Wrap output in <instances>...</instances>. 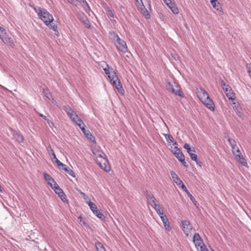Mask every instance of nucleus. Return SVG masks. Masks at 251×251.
<instances>
[{
  "label": "nucleus",
  "instance_id": "1",
  "mask_svg": "<svg viewBox=\"0 0 251 251\" xmlns=\"http://www.w3.org/2000/svg\"><path fill=\"white\" fill-rule=\"evenodd\" d=\"M135 5L140 12L147 19L150 18L151 4L150 0H135Z\"/></svg>",
  "mask_w": 251,
  "mask_h": 251
},
{
  "label": "nucleus",
  "instance_id": "2",
  "mask_svg": "<svg viewBox=\"0 0 251 251\" xmlns=\"http://www.w3.org/2000/svg\"><path fill=\"white\" fill-rule=\"evenodd\" d=\"M33 8L40 19L46 25H49L50 23L53 22L54 19L52 15L47 9L41 7H36L35 6H33Z\"/></svg>",
  "mask_w": 251,
  "mask_h": 251
},
{
  "label": "nucleus",
  "instance_id": "3",
  "mask_svg": "<svg viewBox=\"0 0 251 251\" xmlns=\"http://www.w3.org/2000/svg\"><path fill=\"white\" fill-rule=\"evenodd\" d=\"M0 38L1 41L7 46L14 48L15 46V41L11 35L6 32L5 29L0 27Z\"/></svg>",
  "mask_w": 251,
  "mask_h": 251
},
{
  "label": "nucleus",
  "instance_id": "4",
  "mask_svg": "<svg viewBox=\"0 0 251 251\" xmlns=\"http://www.w3.org/2000/svg\"><path fill=\"white\" fill-rule=\"evenodd\" d=\"M108 78H109L113 86L117 89L119 93L121 95H124L125 91L123 88L120 80L114 71L111 72V75H108Z\"/></svg>",
  "mask_w": 251,
  "mask_h": 251
},
{
  "label": "nucleus",
  "instance_id": "5",
  "mask_svg": "<svg viewBox=\"0 0 251 251\" xmlns=\"http://www.w3.org/2000/svg\"><path fill=\"white\" fill-rule=\"evenodd\" d=\"M193 242L198 251H208L199 233L193 236Z\"/></svg>",
  "mask_w": 251,
  "mask_h": 251
},
{
  "label": "nucleus",
  "instance_id": "6",
  "mask_svg": "<svg viewBox=\"0 0 251 251\" xmlns=\"http://www.w3.org/2000/svg\"><path fill=\"white\" fill-rule=\"evenodd\" d=\"M221 85L223 87V89L228 99L234 100L235 99V94L233 92L231 88L228 85L226 84L224 80L221 81Z\"/></svg>",
  "mask_w": 251,
  "mask_h": 251
},
{
  "label": "nucleus",
  "instance_id": "7",
  "mask_svg": "<svg viewBox=\"0 0 251 251\" xmlns=\"http://www.w3.org/2000/svg\"><path fill=\"white\" fill-rule=\"evenodd\" d=\"M97 163L99 164V166L105 172H108L110 170V166L108 163V161L104 156L100 159L97 158Z\"/></svg>",
  "mask_w": 251,
  "mask_h": 251
},
{
  "label": "nucleus",
  "instance_id": "8",
  "mask_svg": "<svg viewBox=\"0 0 251 251\" xmlns=\"http://www.w3.org/2000/svg\"><path fill=\"white\" fill-rule=\"evenodd\" d=\"M115 45L119 51L123 53H126L128 51V48L126 42L121 38L115 42Z\"/></svg>",
  "mask_w": 251,
  "mask_h": 251
},
{
  "label": "nucleus",
  "instance_id": "9",
  "mask_svg": "<svg viewBox=\"0 0 251 251\" xmlns=\"http://www.w3.org/2000/svg\"><path fill=\"white\" fill-rule=\"evenodd\" d=\"M88 205L93 213L99 218L100 219H103L104 218L103 214L100 212V211L98 209L95 203L91 201H89Z\"/></svg>",
  "mask_w": 251,
  "mask_h": 251
},
{
  "label": "nucleus",
  "instance_id": "10",
  "mask_svg": "<svg viewBox=\"0 0 251 251\" xmlns=\"http://www.w3.org/2000/svg\"><path fill=\"white\" fill-rule=\"evenodd\" d=\"M181 224L183 232L188 237L190 233V231L193 229L192 226L190 222L187 220H182Z\"/></svg>",
  "mask_w": 251,
  "mask_h": 251
},
{
  "label": "nucleus",
  "instance_id": "11",
  "mask_svg": "<svg viewBox=\"0 0 251 251\" xmlns=\"http://www.w3.org/2000/svg\"><path fill=\"white\" fill-rule=\"evenodd\" d=\"M64 110L73 121H75V119L78 118V115L69 106H65Z\"/></svg>",
  "mask_w": 251,
  "mask_h": 251
},
{
  "label": "nucleus",
  "instance_id": "12",
  "mask_svg": "<svg viewBox=\"0 0 251 251\" xmlns=\"http://www.w3.org/2000/svg\"><path fill=\"white\" fill-rule=\"evenodd\" d=\"M10 131L13 136V138H15L17 142L19 143H22L24 141V137L19 131H17L10 128Z\"/></svg>",
  "mask_w": 251,
  "mask_h": 251
},
{
  "label": "nucleus",
  "instance_id": "13",
  "mask_svg": "<svg viewBox=\"0 0 251 251\" xmlns=\"http://www.w3.org/2000/svg\"><path fill=\"white\" fill-rule=\"evenodd\" d=\"M56 194H57L58 196L61 199L63 202H67L68 200L66 198V196L64 193L63 191L58 186L56 188L53 189Z\"/></svg>",
  "mask_w": 251,
  "mask_h": 251
},
{
  "label": "nucleus",
  "instance_id": "14",
  "mask_svg": "<svg viewBox=\"0 0 251 251\" xmlns=\"http://www.w3.org/2000/svg\"><path fill=\"white\" fill-rule=\"evenodd\" d=\"M172 151L173 154L179 161L183 160L184 155L181 150L177 146L175 147Z\"/></svg>",
  "mask_w": 251,
  "mask_h": 251
},
{
  "label": "nucleus",
  "instance_id": "15",
  "mask_svg": "<svg viewBox=\"0 0 251 251\" xmlns=\"http://www.w3.org/2000/svg\"><path fill=\"white\" fill-rule=\"evenodd\" d=\"M201 102L210 110L213 111L214 110V103L209 98V97H208V98L202 100Z\"/></svg>",
  "mask_w": 251,
  "mask_h": 251
},
{
  "label": "nucleus",
  "instance_id": "16",
  "mask_svg": "<svg viewBox=\"0 0 251 251\" xmlns=\"http://www.w3.org/2000/svg\"><path fill=\"white\" fill-rule=\"evenodd\" d=\"M145 195L150 205L151 203H154L155 202H156L157 201L151 192L146 190Z\"/></svg>",
  "mask_w": 251,
  "mask_h": 251
},
{
  "label": "nucleus",
  "instance_id": "17",
  "mask_svg": "<svg viewBox=\"0 0 251 251\" xmlns=\"http://www.w3.org/2000/svg\"><path fill=\"white\" fill-rule=\"evenodd\" d=\"M175 88L172 89V92L176 96H178L180 97H183L184 94L181 90L179 85L175 83Z\"/></svg>",
  "mask_w": 251,
  "mask_h": 251
},
{
  "label": "nucleus",
  "instance_id": "18",
  "mask_svg": "<svg viewBox=\"0 0 251 251\" xmlns=\"http://www.w3.org/2000/svg\"><path fill=\"white\" fill-rule=\"evenodd\" d=\"M160 217L163 223V225L166 229L168 231H170L171 228L170 226L169 220L167 217V216L165 214H164L163 215L161 216Z\"/></svg>",
  "mask_w": 251,
  "mask_h": 251
},
{
  "label": "nucleus",
  "instance_id": "19",
  "mask_svg": "<svg viewBox=\"0 0 251 251\" xmlns=\"http://www.w3.org/2000/svg\"><path fill=\"white\" fill-rule=\"evenodd\" d=\"M151 205L153 207V208L155 209L160 217L165 214L164 213L163 210L162 209L159 204H157L156 202H155L154 203H151Z\"/></svg>",
  "mask_w": 251,
  "mask_h": 251
},
{
  "label": "nucleus",
  "instance_id": "20",
  "mask_svg": "<svg viewBox=\"0 0 251 251\" xmlns=\"http://www.w3.org/2000/svg\"><path fill=\"white\" fill-rule=\"evenodd\" d=\"M209 95L207 92L204 89H201V92L199 94V98L201 101L202 100L208 98Z\"/></svg>",
  "mask_w": 251,
  "mask_h": 251
},
{
  "label": "nucleus",
  "instance_id": "21",
  "mask_svg": "<svg viewBox=\"0 0 251 251\" xmlns=\"http://www.w3.org/2000/svg\"><path fill=\"white\" fill-rule=\"evenodd\" d=\"M92 151L93 154L96 156V161L97 160V158L100 159L102 157L106 156L103 152H102L101 151H99L96 149H94Z\"/></svg>",
  "mask_w": 251,
  "mask_h": 251
},
{
  "label": "nucleus",
  "instance_id": "22",
  "mask_svg": "<svg viewBox=\"0 0 251 251\" xmlns=\"http://www.w3.org/2000/svg\"><path fill=\"white\" fill-rule=\"evenodd\" d=\"M170 174L174 182L176 184L177 186L182 182L176 173L173 171H171Z\"/></svg>",
  "mask_w": 251,
  "mask_h": 251
},
{
  "label": "nucleus",
  "instance_id": "23",
  "mask_svg": "<svg viewBox=\"0 0 251 251\" xmlns=\"http://www.w3.org/2000/svg\"><path fill=\"white\" fill-rule=\"evenodd\" d=\"M62 169L65 171L66 173L69 174L71 176L75 177V175L74 171L71 169L69 167H68L66 165H64V166L62 167Z\"/></svg>",
  "mask_w": 251,
  "mask_h": 251
},
{
  "label": "nucleus",
  "instance_id": "24",
  "mask_svg": "<svg viewBox=\"0 0 251 251\" xmlns=\"http://www.w3.org/2000/svg\"><path fill=\"white\" fill-rule=\"evenodd\" d=\"M210 2L214 8L218 11L221 12V7L217 0H211Z\"/></svg>",
  "mask_w": 251,
  "mask_h": 251
},
{
  "label": "nucleus",
  "instance_id": "25",
  "mask_svg": "<svg viewBox=\"0 0 251 251\" xmlns=\"http://www.w3.org/2000/svg\"><path fill=\"white\" fill-rule=\"evenodd\" d=\"M73 122H75L76 124V125H77L80 129H81V128H82V127L85 126L84 123H83V122L82 121L81 119L80 118H79L78 116L77 118L75 119V121H73Z\"/></svg>",
  "mask_w": 251,
  "mask_h": 251
},
{
  "label": "nucleus",
  "instance_id": "26",
  "mask_svg": "<svg viewBox=\"0 0 251 251\" xmlns=\"http://www.w3.org/2000/svg\"><path fill=\"white\" fill-rule=\"evenodd\" d=\"M228 141L231 147L232 151H235V150L237 149V148H238V147L236 146V142L234 139L229 138L228 139Z\"/></svg>",
  "mask_w": 251,
  "mask_h": 251
},
{
  "label": "nucleus",
  "instance_id": "27",
  "mask_svg": "<svg viewBox=\"0 0 251 251\" xmlns=\"http://www.w3.org/2000/svg\"><path fill=\"white\" fill-rule=\"evenodd\" d=\"M43 93L48 100H52V95L48 89H43Z\"/></svg>",
  "mask_w": 251,
  "mask_h": 251
},
{
  "label": "nucleus",
  "instance_id": "28",
  "mask_svg": "<svg viewBox=\"0 0 251 251\" xmlns=\"http://www.w3.org/2000/svg\"><path fill=\"white\" fill-rule=\"evenodd\" d=\"M48 183L52 189H55L59 186L52 177L50 179L49 181H48Z\"/></svg>",
  "mask_w": 251,
  "mask_h": 251
},
{
  "label": "nucleus",
  "instance_id": "29",
  "mask_svg": "<svg viewBox=\"0 0 251 251\" xmlns=\"http://www.w3.org/2000/svg\"><path fill=\"white\" fill-rule=\"evenodd\" d=\"M50 29H52L55 32V34L56 35L58 36V31L57 29V25L56 24H55L53 22L50 23L49 25H48Z\"/></svg>",
  "mask_w": 251,
  "mask_h": 251
},
{
  "label": "nucleus",
  "instance_id": "30",
  "mask_svg": "<svg viewBox=\"0 0 251 251\" xmlns=\"http://www.w3.org/2000/svg\"><path fill=\"white\" fill-rule=\"evenodd\" d=\"M85 136L88 140L91 141L92 143H96L95 138L94 137V136L92 134V133L90 132L87 133V134H85Z\"/></svg>",
  "mask_w": 251,
  "mask_h": 251
},
{
  "label": "nucleus",
  "instance_id": "31",
  "mask_svg": "<svg viewBox=\"0 0 251 251\" xmlns=\"http://www.w3.org/2000/svg\"><path fill=\"white\" fill-rule=\"evenodd\" d=\"M236 159L244 166H247V162L245 159L243 157V156L241 155L240 157H238Z\"/></svg>",
  "mask_w": 251,
  "mask_h": 251
},
{
  "label": "nucleus",
  "instance_id": "32",
  "mask_svg": "<svg viewBox=\"0 0 251 251\" xmlns=\"http://www.w3.org/2000/svg\"><path fill=\"white\" fill-rule=\"evenodd\" d=\"M110 34L111 35V38L112 40L114 41V43L120 39L118 34L114 32H110Z\"/></svg>",
  "mask_w": 251,
  "mask_h": 251
},
{
  "label": "nucleus",
  "instance_id": "33",
  "mask_svg": "<svg viewBox=\"0 0 251 251\" xmlns=\"http://www.w3.org/2000/svg\"><path fill=\"white\" fill-rule=\"evenodd\" d=\"M96 248L98 251H106L103 246L100 242L96 243Z\"/></svg>",
  "mask_w": 251,
  "mask_h": 251
},
{
  "label": "nucleus",
  "instance_id": "34",
  "mask_svg": "<svg viewBox=\"0 0 251 251\" xmlns=\"http://www.w3.org/2000/svg\"><path fill=\"white\" fill-rule=\"evenodd\" d=\"M81 3L82 6L83 7V9L86 12H88L90 10V7L89 6L88 4L85 0H82Z\"/></svg>",
  "mask_w": 251,
  "mask_h": 251
},
{
  "label": "nucleus",
  "instance_id": "35",
  "mask_svg": "<svg viewBox=\"0 0 251 251\" xmlns=\"http://www.w3.org/2000/svg\"><path fill=\"white\" fill-rule=\"evenodd\" d=\"M183 147L186 149L187 150V151L188 152V153L189 154H190V153H191L192 152H195V151L194 150V148L193 149H191V147H190V145L187 143H185L184 145V146Z\"/></svg>",
  "mask_w": 251,
  "mask_h": 251
},
{
  "label": "nucleus",
  "instance_id": "36",
  "mask_svg": "<svg viewBox=\"0 0 251 251\" xmlns=\"http://www.w3.org/2000/svg\"><path fill=\"white\" fill-rule=\"evenodd\" d=\"M164 136H165L168 143L174 142V139H173V137L170 134H164Z\"/></svg>",
  "mask_w": 251,
  "mask_h": 251
},
{
  "label": "nucleus",
  "instance_id": "37",
  "mask_svg": "<svg viewBox=\"0 0 251 251\" xmlns=\"http://www.w3.org/2000/svg\"><path fill=\"white\" fill-rule=\"evenodd\" d=\"M232 152L233 154L235 156L236 158H238V157H240L241 155H242L240 151L238 148H237V149H236L235 151H232Z\"/></svg>",
  "mask_w": 251,
  "mask_h": 251
},
{
  "label": "nucleus",
  "instance_id": "38",
  "mask_svg": "<svg viewBox=\"0 0 251 251\" xmlns=\"http://www.w3.org/2000/svg\"><path fill=\"white\" fill-rule=\"evenodd\" d=\"M178 186L181 188L184 191L186 192L187 194H189V191L187 190L185 185L183 184V182H182Z\"/></svg>",
  "mask_w": 251,
  "mask_h": 251
},
{
  "label": "nucleus",
  "instance_id": "39",
  "mask_svg": "<svg viewBox=\"0 0 251 251\" xmlns=\"http://www.w3.org/2000/svg\"><path fill=\"white\" fill-rule=\"evenodd\" d=\"M166 86H167V89L171 92L172 91V89H174L175 87V84L173 85L172 83H171V82H167Z\"/></svg>",
  "mask_w": 251,
  "mask_h": 251
},
{
  "label": "nucleus",
  "instance_id": "40",
  "mask_svg": "<svg viewBox=\"0 0 251 251\" xmlns=\"http://www.w3.org/2000/svg\"><path fill=\"white\" fill-rule=\"evenodd\" d=\"M170 9L172 10V11L175 14H178L179 12L178 8L175 4L172 6Z\"/></svg>",
  "mask_w": 251,
  "mask_h": 251
},
{
  "label": "nucleus",
  "instance_id": "41",
  "mask_svg": "<svg viewBox=\"0 0 251 251\" xmlns=\"http://www.w3.org/2000/svg\"><path fill=\"white\" fill-rule=\"evenodd\" d=\"M82 22L85 25L86 27L88 28H90L91 24L88 19L86 18V17L84 18V20L82 21Z\"/></svg>",
  "mask_w": 251,
  "mask_h": 251
},
{
  "label": "nucleus",
  "instance_id": "42",
  "mask_svg": "<svg viewBox=\"0 0 251 251\" xmlns=\"http://www.w3.org/2000/svg\"><path fill=\"white\" fill-rule=\"evenodd\" d=\"M194 152L190 153L189 155H190V156L192 160L197 161L198 156L197 154H195Z\"/></svg>",
  "mask_w": 251,
  "mask_h": 251
},
{
  "label": "nucleus",
  "instance_id": "43",
  "mask_svg": "<svg viewBox=\"0 0 251 251\" xmlns=\"http://www.w3.org/2000/svg\"><path fill=\"white\" fill-rule=\"evenodd\" d=\"M44 177L45 179L47 181H49L50 179H51L52 178V177H51L50 175H49L48 174L46 173H44Z\"/></svg>",
  "mask_w": 251,
  "mask_h": 251
},
{
  "label": "nucleus",
  "instance_id": "44",
  "mask_svg": "<svg viewBox=\"0 0 251 251\" xmlns=\"http://www.w3.org/2000/svg\"><path fill=\"white\" fill-rule=\"evenodd\" d=\"M188 196L190 198L192 201L195 204V203L196 202L195 199L193 197V196L191 194V193L189 192V194H187Z\"/></svg>",
  "mask_w": 251,
  "mask_h": 251
},
{
  "label": "nucleus",
  "instance_id": "45",
  "mask_svg": "<svg viewBox=\"0 0 251 251\" xmlns=\"http://www.w3.org/2000/svg\"><path fill=\"white\" fill-rule=\"evenodd\" d=\"M55 162L58 166H61L62 167L64 165L62 162H61L57 158L55 159Z\"/></svg>",
  "mask_w": 251,
  "mask_h": 251
},
{
  "label": "nucleus",
  "instance_id": "46",
  "mask_svg": "<svg viewBox=\"0 0 251 251\" xmlns=\"http://www.w3.org/2000/svg\"><path fill=\"white\" fill-rule=\"evenodd\" d=\"M108 15L110 17L113 18L114 17L113 11L111 9L108 10Z\"/></svg>",
  "mask_w": 251,
  "mask_h": 251
},
{
  "label": "nucleus",
  "instance_id": "47",
  "mask_svg": "<svg viewBox=\"0 0 251 251\" xmlns=\"http://www.w3.org/2000/svg\"><path fill=\"white\" fill-rule=\"evenodd\" d=\"M103 70L104 71L105 74L107 75L108 76L109 75H111V73L110 74V72L109 68H104Z\"/></svg>",
  "mask_w": 251,
  "mask_h": 251
},
{
  "label": "nucleus",
  "instance_id": "48",
  "mask_svg": "<svg viewBox=\"0 0 251 251\" xmlns=\"http://www.w3.org/2000/svg\"><path fill=\"white\" fill-rule=\"evenodd\" d=\"M81 130L82 131V132L85 135V134H87V133L90 132L88 130L86 129L85 128V127H82V128H81Z\"/></svg>",
  "mask_w": 251,
  "mask_h": 251
},
{
  "label": "nucleus",
  "instance_id": "49",
  "mask_svg": "<svg viewBox=\"0 0 251 251\" xmlns=\"http://www.w3.org/2000/svg\"><path fill=\"white\" fill-rule=\"evenodd\" d=\"M46 121L47 122L49 126L50 127H52L54 126L53 123L51 121H50L49 119H48L47 120H46Z\"/></svg>",
  "mask_w": 251,
  "mask_h": 251
},
{
  "label": "nucleus",
  "instance_id": "50",
  "mask_svg": "<svg viewBox=\"0 0 251 251\" xmlns=\"http://www.w3.org/2000/svg\"><path fill=\"white\" fill-rule=\"evenodd\" d=\"M167 5L170 7L171 8L172 7V5H174V3L173 2L172 0V1H170L169 2H167V1H165Z\"/></svg>",
  "mask_w": 251,
  "mask_h": 251
},
{
  "label": "nucleus",
  "instance_id": "51",
  "mask_svg": "<svg viewBox=\"0 0 251 251\" xmlns=\"http://www.w3.org/2000/svg\"><path fill=\"white\" fill-rule=\"evenodd\" d=\"M180 162L182 163V164L184 166H187V163L185 162V157H183V160L182 161H179Z\"/></svg>",
  "mask_w": 251,
  "mask_h": 251
},
{
  "label": "nucleus",
  "instance_id": "52",
  "mask_svg": "<svg viewBox=\"0 0 251 251\" xmlns=\"http://www.w3.org/2000/svg\"><path fill=\"white\" fill-rule=\"evenodd\" d=\"M50 151H51V154L52 155V156H53V158H54V159H55L56 158H56V155H55V153H54V151H53V149H50Z\"/></svg>",
  "mask_w": 251,
  "mask_h": 251
},
{
  "label": "nucleus",
  "instance_id": "53",
  "mask_svg": "<svg viewBox=\"0 0 251 251\" xmlns=\"http://www.w3.org/2000/svg\"><path fill=\"white\" fill-rule=\"evenodd\" d=\"M197 165H198L199 166H201L202 162L201 161L197 160V161H196Z\"/></svg>",
  "mask_w": 251,
  "mask_h": 251
},
{
  "label": "nucleus",
  "instance_id": "54",
  "mask_svg": "<svg viewBox=\"0 0 251 251\" xmlns=\"http://www.w3.org/2000/svg\"><path fill=\"white\" fill-rule=\"evenodd\" d=\"M81 195L82 196V197L84 199H86V198H88L87 196L85 193H84L83 192H81Z\"/></svg>",
  "mask_w": 251,
  "mask_h": 251
},
{
  "label": "nucleus",
  "instance_id": "55",
  "mask_svg": "<svg viewBox=\"0 0 251 251\" xmlns=\"http://www.w3.org/2000/svg\"><path fill=\"white\" fill-rule=\"evenodd\" d=\"M39 116H40V117H41L43 118V119H44L45 120H46H46H47V119H48V118H47V117H46V116L44 115H43V114H39Z\"/></svg>",
  "mask_w": 251,
  "mask_h": 251
},
{
  "label": "nucleus",
  "instance_id": "56",
  "mask_svg": "<svg viewBox=\"0 0 251 251\" xmlns=\"http://www.w3.org/2000/svg\"><path fill=\"white\" fill-rule=\"evenodd\" d=\"M248 72L251 77V66L248 68Z\"/></svg>",
  "mask_w": 251,
  "mask_h": 251
},
{
  "label": "nucleus",
  "instance_id": "57",
  "mask_svg": "<svg viewBox=\"0 0 251 251\" xmlns=\"http://www.w3.org/2000/svg\"><path fill=\"white\" fill-rule=\"evenodd\" d=\"M172 143H173V145L174 146H175V147H176V146H177V143H176V142H175V141H174V142H172Z\"/></svg>",
  "mask_w": 251,
  "mask_h": 251
},
{
  "label": "nucleus",
  "instance_id": "58",
  "mask_svg": "<svg viewBox=\"0 0 251 251\" xmlns=\"http://www.w3.org/2000/svg\"><path fill=\"white\" fill-rule=\"evenodd\" d=\"M68 0L71 3H74L75 2V0Z\"/></svg>",
  "mask_w": 251,
  "mask_h": 251
},
{
  "label": "nucleus",
  "instance_id": "59",
  "mask_svg": "<svg viewBox=\"0 0 251 251\" xmlns=\"http://www.w3.org/2000/svg\"><path fill=\"white\" fill-rule=\"evenodd\" d=\"M172 0H167V2H169L170 1H172Z\"/></svg>",
  "mask_w": 251,
  "mask_h": 251
},
{
  "label": "nucleus",
  "instance_id": "60",
  "mask_svg": "<svg viewBox=\"0 0 251 251\" xmlns=\"http://www.w3.org/2000/svg\"><path fill=\"white\" fill-rule=\"evenodd\" d=\"M164 0V1H167V0Z\"/></svg>",
  "mask_w": 251,
  "mask_h": 251
}]
</instances>
